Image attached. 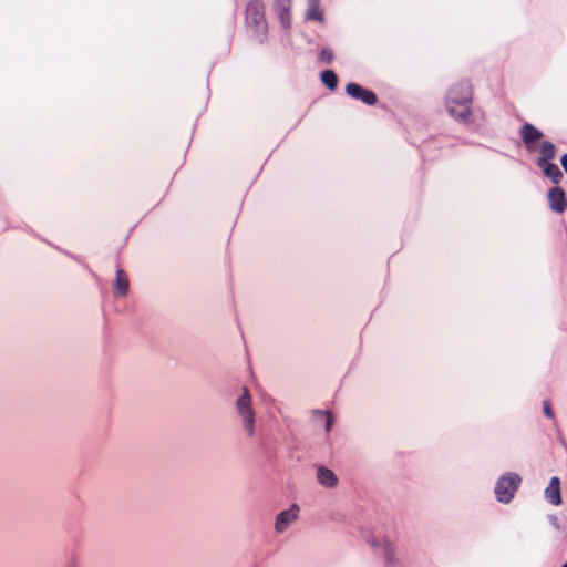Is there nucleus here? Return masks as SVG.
Masks as SVG:
<instances>
[{
  "label": "nucleus",
  "mask_w": 567,
  "mask_h": 567,
  "mask_svg": "<svg viewBox=\"0 0 567 567\" xmlns=\"http://www.w3.org/2000/svg\"><path fill=\"white\" fill-rule=\"evenodd\" d=\"M545 498L548 503L558 506L561 504L560 495V480L557 476L550 478L548 486L545 489Z\"/></svg>",
  "instance_id": "obj_11"
},
{
  "label": "nucleus",
  "mask_w": 567,
  "mask_h": 567,
  "mask_svg": "<svg viewBox=\"0 0 567 567\" xmlns=\"http://www.w3.org/2000/svg\"><path fill=\"white\" fill-rule=\"evenodd\" d=\"M236 411L247 435L252 436L255 434L256 416L251 405V396L247 388L243 389L241 395L236 400Z\"/></svg>",
  "instance_id": "obj_2"
},
{
  "label": "nucleus",
  "mask_w": 567,
  "mask_h": 567,
  "mask_svg": "<svg viewBox=\"0 0 567 567\" xmlns=\"http://www.w3.org/2000/svg\"><path fill=\"white\" fill-rule=\"evenodd\" d=\"M543 408H544L545 415L548 416L549 419H553L554 412L551 410L550 403L548 401H545L543 404Z\"/></svg>",
  "instance_id": "obj_20"
},
{
  "label": "nucleus",
  "mask_w": 567,
  "mask_h": 567,
  "mask_svg": "<svg viewBox=\"0 0 567 567\" xmlns=\"http://www.w3.org/2000/svg\"><path fill=\"white\" fill-rule=\"evenodd\" d=\"M321 81L330 90H334L338 85V76L332 70L321 72Z\"/></svg>",
  "instance_id": "obj_15"
},
{
  "label": "nucleus",
  "mask_w": 567,
  "mask_h": 567,
  "mask_svg": "<svg viewBox=\"0 0 567 567\" xmlns=\"http://www.w3.org/2000/svg\"><path fill=\"white\" fill-rule=\"evenodd\" d=\"M316 478L317 482L326 488H336L339 485L337 474L323 465L316 466Z\"/></svg>",
  "instance_id": "obj_7"
},
{
  "label": "nucleus",
  "mask_w": 567,
  "mask_h": 567,
  "mask_svg": "<svg viewBox=\"0 0 567 567\" xmlns=\"http://www.w3.org/2000/svg\"><path fill=\"white\" fill-rule=\"evenodd\" d=\"M548 520L555 529L560 530V522L556 515H549Z\"/></svg>",
  "instance_id": "obj_21"
},
{
  "label": "nucleus",
  "mask_w": 567,
  "mask_h": 567,
  "mask_svg": "<svg viewBox=\"0 0 567 567\" xmlns=\"http://www.w3.org/2000/svg\"><path fill=\"white\" fill-rule=\"evenodd\" d=\"M560 163H561V166H563L564 171L567 174V154L563 155V157L560 159Z\"/></svg>",
  "instance_id": "obj_22"
},
{
  "label": "nucleus",
  "mask_w": 567,
  "mask_h": 567,
  "mask_svg": "<svg viewBox=\"0 0 567 567\" xmlns=\"http://www.w3.org/2000/svg\"><path fill=\"white\" fill-rule=\"evenodd\" d=\"M279 19H280V22H281L284 28L287 29V28L290 27L289 9L285 4H281V9H280V12H279Z\"/></svg>",
  "instance_id": "obj_18"
},
{
  "label": "nucleus",
  "mask_w": 567,
  "mask_h": 567,
  "mask_svg": "<svg viewBox=\"0 0 567 567\" xmlns=\"http://www.w3.org/2000/svg\"><path fill=\"white\" fill-rule=\"evenodd\" d=\"M538 167L543 171L544 175L548 177L554 184L557 185L563 179V173L556 164L548 162L539 165Z\"/></svg>",
  "instance_id": "obj_13"
},
{
  "label": "nucleus",
  "mask_w": 567,
  "mask_h": 567,
  "mask_svg": "<svg viewBox=\"0 0 567 567\" xmlns=\"http://www.w3.org/2000/svg\"><path fill=\"white\" fill-rule=\"evenodd\" d=\"M522 478L516 473H506L502 475L495 485V495L498 502L509 503L515 492L519 487Z\"/></svg>",
  "instance_id": "obj_4"
},
{
  "label": "nucleus",
  "mask_w": 567,
  "mask_h": 567,
  "mask_svg": "<svg viewBox=\"0 0 567 567\" xmlns=\"http://www.w3.org/2000/svg\"><path fill=\"white\" fill-rule=\"evenodd\" d=\"M279 2H281V4H289L290 3V0H279Z\"/></svg>",
  "instance_id": "obj_23"
},
{
  "label": "nucleus",
  "mask_w": 567,
  "mask_h": 567,
  "mask_svg": "<svg viewBox=\"0 0 567 567\" xmlns=\"http://www.w3.org/2000/svg\"><path fill=\"white\" fill-rule=\"evenodd\" d=\"M312 2V7L307 12V19L309 20H322V13L318 8L319 0H310Z\"/></svg>",
  "instance_id": "obj_17"
},
{
  "label": "nucleus",
  "mask_w": 567,
  "mask_h": 567,
  "mask_svg": "<svg viewBox=\"0 0 567 567\" xmlns=\"http://www.w3.org/2000/svg\"><path fill=\"white\" fill-rule=\"evenodd\" d=\"M246 25L255 34H265L267 31V22L265 17L264 3L259 0H251L246 7Z\"/></svg>",
  "instance_id": "obj_3"
},
{
  "label": "nucleus",
  "mask_w": 567,
  "mask_h": 567,
  "mask_svg": "<svg viewBox=\"0 0 567 567\" xmlns=\"http://www.w3.org/2000/svg\"><path fill=\"white\" fill-rule=\"evenodd\" d=\"M130 280L126 272L122 268H117L116 278L112 284V292L116 298H124L128 295Z\"/></svg>",
  "instance_id": "obj_9"
},
{
  "label": "nucleus",
  "mask_w": 567,
  "mask_h": 567,
  "mask_svg": "<svg viewBox=\"0 0 567 567\" xmlns=\"http://www.w3.org/2000/svg\"><path fill=\"white\" fill-rule=\"evenodd\" d=\"M563 567H567V561L563 565Z\"/></svg>",
  "instance_id": "obj_24"
},
{
  "label": "nucleus",
  "mask_w": 567,
  "mask_h": 567,
  "mask_svg": "<svg viewBox=\"0 0 567 567\" xmlns=\"http://www.w3.org/2000/svg\"><path fill=\"white\" fill-rule=\"evenodd\" d=\"M346 92L354 100H360L367 105H374L378 102L377 94L357 83H349L346 86Z\"/></svg>",
  "instance_id": "obj_6"
},
{
  "label": "nucleus",
  "mask_w": 567,
  "mask_h": 567,
  "mask_svg": "<svg viewBox=\"0 0 567 567\" xmlns=\"http://www.w3.org/2000/svg\"><path fill=\"white\" fill-rule=\"evenodd\" d=\"M556 146L549 141H543L539 147V156L537 158V166L551 162L556 157Z\"/></svg>",
  "instance_id": "obj_12"
},
{
  "label": "nucleus",
  "mask_w": 567,
  "mask_h": 567,
  "mask_svg": "<svg viewBox=\"0 0 567 567\" xmlns=\"http://www.w3.org/2000/svg\"><path fill=\"white\" fill-rule=\"evenodd\" d=\"M380 555L383 557L388 565H393L395 561V549L394 546L389 542H382L380 546Z\"/></svg>",
  "instance_id": "obj_14"
},
{
  "label": "nucleus",
  "mask_w": 567,
  "mask_h": 567,
  "mask_svg": "<svg viewBox=\"0 0 567 567\" xmlns=\"http://www.w3.org/2000/svg\"><path fill=\"white\" fill-rule=\"evenodd\" d=\"M472 102V84L470 81H460L450 87L445 103L452 117L466 121L471 116Z\"/></svg>",
  "instance_id": "obj_1"
},
{
  "label": "nucleus",
  "mask_w": 567,
  "mask_h": 567,
  "mask_svg": "<svg viewBox=\"0 0 567 567\" xmlns=\"http://www.w3.org/2000/svg\"><path fill=\"white\" fill-rule=\"evenodd\" d=\"M300 516V506L296 503L291 504L287 509L280 511L274 522V532L277 535L285 534L292 525H295Z\"/></svg>",
  "instance_id": "obj_5"
},
{
  "label": "nucleus",
  "mask_w": 567,
  "mask_h": 567,
  "mask_svg": "<svg viewBox=\"0 0 567 567\" xmlns=\"http://www.w3.org/2000/svg\"><path fill=\"white\" fill-rule=\"evenodd\" d=\"M316 416L323 422L326 432H329L334 423L333 415L329 411H317Z\"/></svg>",
  "instance_id": "obj_16"
},
{
  "label": "nucleus",
  "mask_w": 567,
  "mask_h": 567,
  "mask_svg": "<svg viewBox=\"0 0 567 567\" xmlns=\"http://www.w3.org/2000/svg\"><path fill=\"white\" fill-rule=\"evenodd\" d=\"M520 137L528 151L535 150V143L543 137V132L533 124L526 123L520 127Z\"/></svg>",
  "instance_id": "obj_8"
},
{
  "label": "nucleus",
  "mask_w": 567,
  "mask_h": 567,
  "mask_svg": "<svg viewBox=\"0 0 567 567\" xmlns=\"http://www.w3.org/2000/svg\"><path fill=\"white\" fill-rule=\"evenodd\" d=\"M333 52L327 48H323L319 53V60L327 64H330L333 61Z\"/></svg>",
  "instance_id": "obj_19"
},
{
  "label": "nucleus",
  "mask_w": 567,
  "mask_h": 567,
  "mask_svg": "<svg viewBox=\"0 0 567 567\" xmlns=\"http://www.w3.org/2000/svg\"><path fill=\"white\" fill-rule=\"evenodd\" d=\"M547 197L553 212L561 214L565 210V190L561 187L555 186L549 189Z\"/></svg>",
  "instance_id": "obj_10"
}]
</instances>
